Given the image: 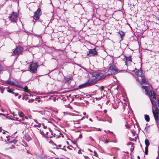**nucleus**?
Segmentation results:
<instances>
[{"label":"nucleus","mask_w":159,"mask_h":159,"mask_svg":"<svg viewBox=\"0 0 159 159\" xmlns=\"http://www.w3.org/2000/svg\"><path fill=\"white\" fill-rule=\"evenodd\" d=\"M151 96L150 99L152 105V111L155 120L157 122L159 120V110L157 108L156 102L153 99L156 100L157 98L155 94L151 92Z\"/></svg>","instance_id":"obj_1"},{"label":"nucleus","mask_w":159,"mask_h":159,"mask_svg":"<svg viewBox=\"0 0 159 159\" xmlns=\"http://www.w3.org/2000/svg\"><path fill=\"white\" fill-rule=\"evenodd\" d=\"M158 159H159V154H158Z\"/></svg>","instance_id":"obj_64"},{"label":"nucleus","mask_w":159,"mask_h":159,"mask_svg":"<svg viewBox=\"0 0 159 159\" xmlns=\"http://www.w3.org/2000/svg\"><path fill=\"white\" fill-rule=\"evenodd\" d=\"M144 76L142 77L141 78V79L140 80L139 79V78H138L137 79V80L139 82L140 84H147V82L146 81V80L144 79V78H143Z\"/></svg>","instance_id":"obj_12"},{"label":"nucleus","mask_w":159,"mask_h":159,"mask_svg":"<svg viewBox=\"0 0 159 159\" xmlns=\"http://www.w3.org/2000/svg\"><path fill=\"white\" fill-rule=\"evenodd\" d=\"M5 88L3 87V86H0V91H1V93H3L4 92V90Z\"/></svg>","instance_id":"obj_24"},{"label":"nucleus","mask_w":159,"mask_h":159,"mask_svg":"<svg viewBox=\"0 0 159 159\" xmlns=\"http://www.w3.org/2000/svg\"><path fill=\"white\" fill-rule=\"evenodd\" d=\"M89 138L92 141L94 142V140L91 136H90L89 137Z\"/></svg>","instance_id":"obj_31"},{"label":"nucleus","mask_w":159,"mask_h":159,"mask_svg":"<svg viewBox=\"0 0 159 159\" xmlns=\"http://www.w3.org/2000/svg\"><path fill=\"white\" fill-rule=\"evenodd\" d=\"M7 92L9 93H12V91L9 87L7 88Z\"/></svg>","instance_id":"obj_28"},{"label":"nucleus","mask_w":159,"mask_h":159,"mask_svg":"<svg viewBox=\"0 0 159 159\" xmlns=\"http://www.w3.org/2000/svg\"><path fill=\"white\" fill-rule=\"evenodd\" d=\"M35 100L36 101L39 102H40V99L39 98H35Z\"/></svg>","instance_id":"obj_30"},{"label":"nucleus","mask_w":159,"mask_h":159,"mask_svg":"<svg viewBox=\"0 0 159 159\" xmlns=\"http://www.w3.org/2000/svg\"><path fill=\"white\" fill-rule=\"evenodd\" d=\"M88 127V126L86 125H84L83 126V127L84 128H87Z\"/></svg>","instance_id":"obj_44"},{"label":"nucleus","mask_w":159,"mask_h":159,"mask_svg":"<svg viewBox=\"0 0 159 159\" xmlns=\"http://www.w3.org/2000/svg\"><path fill=\"white\" fill-rule=\"evenodd\" d=\"M125 58H124L123 60L125 61V65H127V61H132V58L131 56L129 57H126L125 56Z\"/></svg>","instance_id":"obj_11"},{"label":"nucleus","mask_w":159,"mask_h":159,"mask_svg":"<svg viewBox=\"0 0 159 159\" xmlns=\"http://www.w3.org/2000/svg\"><path fill=\"white\" fill-rule=\"evenodd\" d=\"M10 20L12 22H16L17 20V15L16 13L13 12L9 16Z\"/></svg>","instance_id":"obj_5"},{"label":"nucleus","mask_w":159,"mask_h":159,"mask_svg":"<svg viewBox=\"0 0 159 159\" xmlns=\"http://www.w3.org/2000/svg\"><path fill=\"white\" fill-rule=\"evenodd\" d=\"M145 143L146 145V147H148L150 144V143L149 140L146 139L145 141Z\"/></svg>","instance_id":"obj_18"},{"label":"nucleus","mask_w":159,"mask_h":159,"mask_svg":"<svg viewBox=\"0 0 159 159\" xmlns=\"http://www.w3.org/2000/svg\"><path fill=\"white\" fill-rule=\"evenodd\" d=\"M106 75L105 74H102L101 73V75H100V77L99 80L104 79L106 77Z\"/></svg>","instance_id":"obj_20"},{"label":"nucleus","mask_w":159,"mask_h":159,"mask_svg":"<svg viewBox=\"0 0 159 159\" xmlns=\"http://www.w3.org/2000/svg\"><path fill=\"white\" fill-rule=\"evenodd\" d=\"M133 145V144H132V143L131 142H129V143H128V144H127V145H128V146H129V145Z\"/></svg>","instance_id":"obj_38"},{"label":"nucleus","mask_w":159,"mask_h":159,"mask_svg":"<svg viewBox=\"0 0 159 159\" xmlns=\"http://www.w3.org/2000/svg\"><path fill=\"white\" fill-rule=\"evenodd\" d=\"M19 116L20 117H21V118L23 117L24 116V114L22 112H19Z\"/></svg>","instance_id":"obj_27"},{"label":"nucleus","mask_w":159,"mask_h":159,"mask_svg":"<svg viewBox=\"0 0 159 159\" xmlns=\"http://www.w3.org/2000/svg\"><path fill=\"white\" fill-rule=\"evenodd\" d=\"M5 83L12 86H14L15 85V84L14 82L11 81H7L5 82Z\"/></svg>","instance_id":"obj_16"},{"label":"nucleus","mask_w":159,"mask_h":159,"mask_svg":"<svg viewBox=\"0 0 159 159\" xmlns=\"http://www.w3.org/2000/svg\"><path fill=\"white\" fill-rule=\"evenodd\" d=\"M2 133H3V134H5V131H3V132H2Z\"/></svg>","instance_id":"obj_58"},{"label":"nucleus","mask_w":159,"mask_h":159,"mask_svg":"<svg viewBox=\"0 0 159 159\" xmlns=\"http://www.w3.org/2000/svg\"><path fill=\"white\" fill-rule=\"evenodd\" d=\"M109 142V141L108 140H106L105 142V143H108Z\"/></svg>","instance_id":"obj_41"},{"label":"nucleus","mask_w":159,"mask_h":159,"mask_svg":"<svg viewBox=\"0 0 159 159\" xmlns=\"http://www.w3.org/2000/svg\"><path fill=\"white\" fill-rule=\"evenodd\" d=\"M23 89L24 90V91L25 92H27L28 93H29L30 92V91L28 89V87L27 86H25V87H24V88H23Z\"/></svg>","instance_id":"obj_23"},{"label":"nucleus","mask_w":159,"mask_h":159,"mask_svg":"<svg viewBox=\"0 0 159 159\" xmlns=\"http://www.w3.org/2000/svg\"><path fill=\"white\" fill-rule=\"evenodd\" d=\"M37 67V64L32 63L30 65L29 70L30 72L35 73L36 71Z\"/></svg>","instance_id":"obj_6"},{"label":"nucleus","mask_w":159,"mask_h":159,"mask_svg":"<svg viewBox=\"0 0 159 159\" xmlns=\"http://www.w3.org/2000/svg\"><path fill=\"white\" fill-rule=\"evenodd\" d=\"M23 48L20 46H17L13 51V54L15 55H18L23 50Z\"/></svg>","instance_id":"obj_7"},{"label":"nucleus","mask_w":159,"mask_h":159,"mask_svg":"<svg viewBox=\"0 0 159 159\" xmlns=\"http://www.w3.org/2000/svg\"><path fill=\"white\" fill-rule=\"evenodd\" d=\"M97 54V52L95 48L91 49L89 50V53L87 54L88 56H94L95 55Z\"/></svg>","instance_id":"obj_8"},{"label":"nucleus","mask_w":159,"mask_h":159,"mask_svg":"<svg viewBox=\"0 0 159 159\" xmlns=\"http://www.w3.org/2000/svg\"><path fill=\"white\" fill-rule=\"evenodd\" d=\"M39 125H40L39 124H38V125H34V126H38V127H39Z\"/></svg>","instance_id":"obj_49"},{"label":"nucleus","mask_w":159,"mask_h":159,"mask_svg":"<svg viewBox=\"0 0 159 159\" xmlns=\"http://www.w3.org/2000/svg\"><path fill=\"white\" fill-rule=\"evenodd\" d=\"M18 118H16V120H17L19 121V120H18Z\"/></svg>","instance_id":"obj_61"},{"label":"nucleus","mask_w":159,"mask_h":159,"mask_svg":"<svg viewBox=\"0 0 159 159\" xmlns=\"http://www.w3.org/2000/svg\"><path fill=\"white\" fill-rule=\"evenodd\" d=\"M148 147H145V154L146 155H147L148 154Z\"/></svg>","instance_id":"obj_26"},{"label":"nucleus","mask_w":159,"mask_h":159,"mask_svg":"<svg viewBox=\"0 0 159 159\" xmlns=\"http://www.w3.org/2000/svg\"><path fill=\"white\" fill-rule=\"evenodd\" d=\"M157 102L158 106H159V98H157Z\"/></svg>","instance_id":"obj_43"},{"label":"nucleus","mask_w":159,"mask_h":159,"mask_svg":"<svg viewBox=\"0 0 159 159\" xmlns=\"http://www.w3.org/2000/svg\"><path fill=\"white\" fill-rule=\"evenodd\" d=\"M17 141L16 140H13L12 141V142L13 143H14L16 144L17 142Z\"/></svg>","instance_id":"obj_36"},{"label":"nucleus","mask_w":159,"mask_h":159,"mask_svg":"<svg viewBox=\"0 0 159 159\" xmlns=\"http://www.w3.org/2000/svg\"><path fill=\"white\" fill-rule=\"evenodd\" d=\"M103 89H104L103 87H102V88H100L101 91H102L103 90Z\"/></svg>","instance_id":"obj_45"},{"label":"nucleus","mask_w":159,"mask_h":159,"mask_svg":"<svg viewBox=\"0 0 159 159\" xmlns=\"http://www.w3.org/2000/svg\"><path fill=\"white\" fill-rule=\"evenodd\" d=\"M82 137V135L81 134H80L79 136V138H81Z\"/></svg>","instance_id":"obj_39"},{"label":"nucleus","mask_w":159,"mask_h":159,"mask_svg":"<svg viewBox=\"0 0 159 159\" xmlns=\"http://www.w3.org/2000/svg\"><path fill=\"white\" fill-rule=\"evenodd\" d=\"M58 146L60 148L61 147V145H58Z\"/></svg>","instance_id":"obj_56"},{"label":"nucleus","mask_w":159,"mask_h":159,"mask_svg":"<svg viewBox=\"0 0 159 159\" xmlns=\"http://www.w3.org/2000/svg\"><path fill=\"white\" fill-rule=\"evenodd\" d=\"M21 95H19L18 97V98L19 99H20L21 98Z\"/></svg>","instance_id":"obj_52"},{"label":"nucleus","mask_w":159,"mask_h":159,"mask_svg":"<svg viewBox=\"0 0 159 159\" xmlns=\"http://www.w3.org/2000/svg\"><path fill=\"white\" fill-rule=\"evenodd\" d=\"M67 148H68V149H70V147L69 146L67 147Z\"/></svg>","instance_id":"obj_59"},{"label":"nucleus","mask_w":159,"mask_h":159,"mask_svg":"<svg viewBox=\"0 0 159 159\" xmlns=\"http://www.w3.org/2000/svg\"><path fill=\"white\" fill-rule=\"evenodd\" d=\"M94 156H96V157H97L98 156V154L97 153V152L94 151Z\"/></svg>","instance_id":"obj_33"},{"label":"nucleus","mask_w":159,"mask_h":159,"mask_svg":"<svg viewBox=\"0 0 159 159\" xmlns=\"http://www.w3.org/2000/svg\"><path fill=\"white\" fill-rule=\"evenodd\" d=\"M142 71H139L138 70L136 72V74L138 75V76L142 78L144 76L143 74H142Z\"/></svg>","instance_id":"obj_15"},{"label":"nucleus","mask_w":159,"mask_h":159,"mask_svg":"<svg viewBox=\"0 0 159 159\" xmlns=\"http://www.w3.org/2000/svg\"><path fill=\"white\" fill-rule=\"evenodd\" d=\"M97 82V80H95L93 78L91 80H89L85 83L80 86L79 87L82 88L85 87L91 86L95 84Z\"/></svg>","instance_id":"obj_4"},{"label":"nucleus","mask_w":159,"mask_h":159,"mask_svg":"<svg viewBox=\"0 0 159 159\" xmlns=\"http://www.w3.org/2000/svg\"><path fill=\"white\" fill-rule=\"evenodd\" d=\"M40 13V8H38L36 11L35 12L34 16V19L36 20L39 19V13Z\"/></svg>","instance_id":"obj_10"},{"label":"nucleus","mask_w":159,"mask_h":159,"mask_svg":"<svg viewBox=\"0 0 159 159\" xmlns=\"http://www.w3.org/2000/svg\"><path fill=\"white\" fill-rule=\"evenodd\" d=\"M131 147H133V148H130V151L132 152L134 150V147L133 146V145H132Z\"/></svg>","instance_id":"obj_29"},{"label":"nucleus","mask_w":159,"mask_h":159,"mask_svg":"<svg viewBox=\"0 0 159 159\" xmlns=\"http://www.w3.org/2000/svg\"><path fill=\"white\" fill-rule=\"evenodd\" d=\"M31 139V138L30 137H29V139H27L28 141H29Z\"/></svg>","instance_id":"obj_51"},{"label":"nucleus","mask_w":159,"mask_h":159,"mask_svg":"<svg viewBox=\"0 0 159 159\" xmlns=\"http://www.w3.org/2000/svg\"><path fill=\"white\" fill-rule=\"evenodd\" d=\"M47 159V156L46 155H41L40 157V159Z\"/></svg>","instance_id":"obj_25"},{"label":"nucleus","mask_w":159,"mask_h":159,"mask_svg":"<svg viewBox=\"0 0 159 159\" xmlns=\"http://www.w3.org/2000/svg\"><path fill=\"white\" fill-rule=\"evenodd\" d=\"M108 71L110 72L111 75L116 74L118 72H120L118 70L115 65L114 64L111 65L109 68Z\"/></svg>","instance_id":"obj_3"},{"label":"nucleus","mask_w":159,"mask_h":159,"mask_svg":"<svg viewBox=\"0 0 159 159\" xmlns=\"http://www.w3.org/2000/svg\"><path fill=\"white\" fill-rule=\"evenodd\" d=\"M1 111H2L3 112H4V110L3 109H1Z\"/></svg>","instance_id":"obj_55"},{"label":"nucleus","mask_w":159,"mask_h":159,"mask_svg":"<svg viewBox=\"0 0 159 159\" xmlns=\"http://www.w3.org/2000/svg\"><path fill=\"white\" fill-rule=\"evenodd\" d=\"M145 94L146 95H148V96L150 98V96H151V92H153L154 94H156H156H155V93L153 91H152V90H150V91H149L148 89V88H146L145 89Z\"/></svg>","instance_id":"obj_14"},{"label":"nucleus","mask_w":159,"mask_h":159,"mask_svg":"<svg viewBox=\"0 0 159 159\" xmlns=\"http://www.w3.org/2000/svg\"><path fill=\"white\" fill-rule=\"evenodd\" d=\"M138 159H140V157L139 156L138 157Z\"/></svg>","instance_id":"obj_60"},{"label":"nucleus","mask_w":159,"mask_h":159,"mask_svg":"<svg viewBox=\"0 0 159 159\" xmlns=\"http://www.w3.org/2000/svg\"><path fill=\"white\" fill-rule=\"evenodd\" d=\"M69 80H71L72 79V77H70L69 78Z\"/></svg>","instance_id":"obj_53"},{"label":"nucleus","mask_w":159,"mask_h":159,"mask_svg":"<svg viewBox=\"0 0 159 159\" xmlns=\"http://www.w3.org/2000/svg\"><path fill=\"white\" fill-rule=\"evenodd\" d=\"M142 88L143 89H144L145 90L147 88V87L145 86H143L142 87Z\"/></svg>","instance_id":"obj_37"},{"label":"nucleus","mask_w":159,"mask_h":159,"mask_svg":"<svg viewBox=\"0 0 159 159\" xmlns=\"http://www.w3.org/2000/svg\"><path fill=\"white\" fill-rule=\"evenodd\" d=\"M125 125L126 126V127L127 128V126H128L127 125Z\"/></svg>","instance_id":"obj_62"},{"label":"nucleus","mask_w":159,"mask_h":159,"mask_svg":"<svg viewBox=\"0 0 159 159\" xmlns=\"http://www.w3.org/2000/svg\"><path fill=\"white\" fill-rule=\"evenodd\" d=\"M105 116L108 117L107 121L110 123H111L112 122V119L111 117H109L107 115H105Z\"/></svg>","instance_id":"obj_22"},{"label":"nucleus","mask_w":159,"mask_h":159,"mask_svg":"<svg viewBox=\"0 0 159 159\" xmlns=\"http://www.w3.org/2000/svg\"><path fill=\"white\" fill-rule=\"evenodd\" d=\"M103 112L104 113H106L107 112V110H104V111H103Z\"/></svg>","instance_id":"obj_40"},{"label":"nucleus","mask_w":159,"mask_h":159,"mask_svg":"<svg viewBox=\"0 0 159 159\" xmlns=\"http://www.w3.org/2000/svg\"><path fill=\"white\" fill-rule=\"evenodd\" d=\"M44 113L45 111H40V114H42V115H43V114H44V115H45Z\"/></svg>","instance_id":"obj_32"},{"label":"nucleus","mask_w":159,"mask_h":159,"mask_svg":"<svg viewBox=\"0 0 159 159\" xmlns=\"http://www.w3.org/2000/svg\"><path fill=\"white\" fill-rule=\"evenodd\" d=\"M83 119V117L81 118L80 119H79L77 120H74L73 122L74 124H80V121L81 120H82Z\"/></svg>","instance_id":"obj_19"},{"label":"nucleus","mask_w":159,"mask_h":159,"mask_svg":"<svg viewBox=\"0 0 159 159\" xmlns=\"http://www.w3.org/2000/svg\"><path fill=\"white\" fill-rule=\"evenodd\" d=\"M14 94H15V96H17L18 95H19L18 93H15Z\"/></svg>","instance_id":"obj_42"},{"label":"nucleus","mask_w":159,"mask_h":159,"mask_svg":"<svg viewBox=\"0 0 159 159\" xmlns=\"http://www.w3.org/2000/svg\"><path fill=\"white\" fill-rule=\"evenodd\" d=\"M92 130L91 129H88L87 130V131H92Z\"/></svg>","instance_id":"obj_47"},{"label":"nucleus","mask_w":159,"mask_h":159,"mask_svg":"<svg viewBox=\"0 0 159 159\" xmlns=\"http://www.w3.org/2000/svg\"><path fill=\"white\" fill-rule=\"evenodd\" d=\"M33 99H30V100H29L28 101V102L30 103V102H33Z\"/></svg>","instance_id":"obj_35"},{"label":"nucleus","mask_w":159,"mask_h":159,"mask_svg":"<svg viewBox=\"0 0 159 159\" xmlns=\"http://www.w3.org/2000/svg\"><path fill=\"white\" fill-rule=\"evenodd\" d=\"M0 115H2V116H5V115L4 114H2V113H0Z\"/></svg>","instance_id":"obj_46"},{"label":"nucleus","mask_w":159,"mask_h":159,"mask_svg":"<svg viewBox=\"0 0 159 159\" xmlns=\"http://www.w3.org/2000/svg\"><path fill=\"white\" fill-rule=\"evenodd\" d=\"M145 119L147 122H148L150 120L149 116L148 115H145L144 116Z\"/></svg>","instance_id":"obj_21"},{"label":"nucleus","mask_w":159,"mask_h":159,"mask_svg":"<svg viewBox=\"0 0 159 159\" xmlns=\"http://www.w3.org/2000/svg\"><path fill=\"white\" fill-rule=\"evenodd\" d=\"M16 87H19V88H20V85L19 84H15V85Z\"/></svg>","instance_id":"obj_34"},{"label":"nucleus","mask_w":159,"mask_h":159,"mask_svg":"<svg viewBox=\"0 0 159 159\" xmlns=\"http://www.w3.org/2000/svg\"><path fill=\"white\" fill-rule=\"evenodd\" d=\"M40 117H42V120L41 121L42 123H40V127H41V129H40V134L42 135V136L46 138L49 137L48 136V124L50 122L43 117L40 116Z\"/></svg>","instance_id":"obj_2"},{"label":"nucleus","mask_w":159,"mask_h":159,"mask_svg":"<svg viewBox=\"0 0 159 159\" xmlns=\"http://www.w3.org/2000/svg\"><path fill=\"white\" fill-rule=\"evenodd\" d=\"M89 120L90 121H93L92 119H91V118H89Z\"/></svg>","instance_id":"obj_54"},{"label":"nucleus","mask_w":159,"mask_h":159,"mask_svg":"<svg viewBox=\"0 0 159 159\" xmlns=\"http://www.w3.org/2000/svg\"><path fill=\"white\" fill-rule=\"evenodd\" d=\"M54 132H52L51 133L52 135H54V137H55V135H57V136H58L59 134L60 135H62V134L60 132V131L57 130H55Z\"/></svg>","instance_id":"obj_13"},{"label":"nucleus","mask_w":159,"mask_h":159,"mask_svg":"<svg viewBox=\"0 0 159 159\" xmlns=\"http://www.w3.org/2000/svg\"><path fill=\"white\" fill-rule=\"evenodd\" d=\"M2 130V127H0V132H1Z\"/></svg>","instance_id":"obj_48"},{"label":"nucleus","mask_w":159,"mask_h":159,"mask_svg":"<svg viewBox=\"0 0 159 159\" xmlns=\"http://www.w3.org/2000/svg\"><path fill=\"white\" fill-rule=\"evenodd\" d=\"M101 73L99 72L93 73L92 74L93 77H94L93 78L95 80H97V82L99 80L100 77V75Z\"/></svg>","instance_id":"obj_9"},{"label":"nucleus","mask_w":159,"mask_h":159,"mask_svg":"<svg viewBox=\"0 0 159 159\" xmlns=\"http://www.w3.org/2000/svg\"><path fill=\"white\" fill-rule=\"evenodd\" d=\"M98 130V131H101V129L100 128H98V129H97Z\"/></svg>","instance_id":"obj_50"},{"label":"nucleus","mask_w":159,"mask_h":159,"mask_svg":"<svg viewBox=\"0 0 159 159\" xmlns=\"http://www.w3.org/2000/svg\"><path fill=\"white\" fill-rule=\"evenodd\" d=\"M12 93L13 94H15V93L13 91H12V93Z\"/></svg>","instance_id":"obj_57"},{"label":"nucleus","mask_w":159,"mask_h":159,"mask_svg":"<svg viewBox=\"0 0 159 159\" xmlns=\"http://www.w3.org/2000/svg\"><path fill=\"white\" fill-rule=\"evenodd\" d=\"M118 33L120 35L121 39V40H122V38L125 35L124 33L122 31L120 30L119 31V32H118Z\"/></svg>","instance_id":"obj_17"},{"label":"nucleus","mask_w":159,"mask_h":159,"mask_svg":"<svg viewBox=\"0 0 159 159\" xmlns=\"http://www.w3.org/2000/svg\"><path fill=\"white\" fill-rule=\"evenodd\" d=\"M63 150H64V151H66V149H64H64H63Z\"/></svg>","instance_id":"obj_63"}]
</instances>
